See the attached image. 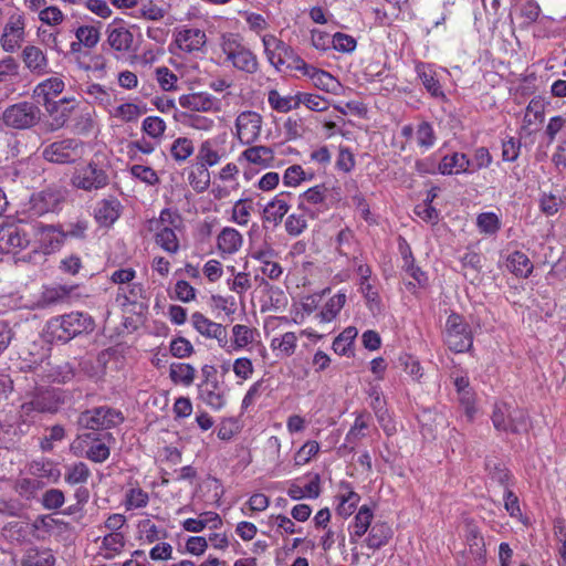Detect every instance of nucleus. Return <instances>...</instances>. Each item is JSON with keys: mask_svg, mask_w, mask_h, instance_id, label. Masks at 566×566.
Listing matches in <instances>:
<instances>
[{"mask_svg": "<svg viewBox=\"0 0 566 566\" xmlns=\"http://www.w3.org/2000/svg\"><path fill=\"white\" fill-rule=\"evenodd\" d=\"M95 328V322L88 313L71 312L52 317L45 326L44 333L49 342H70L82 334H88Z\"/></svg>", "mask_w": 566, "mask_h": 566, "instance_id": "1", "label": "nucleus"}, {"mask_svg": "<svg viewBox=\"0 0 566 566\" xmlns=\"http://www.w3.org/2000/svg\"><path fill=\"white\" fill-rule=\"evenodd\" d=\"M31 221L7 218L0 224V253H10L28 248L33 239Z\"/></svg>", "mask_w": 566, "mask_h": 566, "instance_id": "2", "label": "nucleus"}, {"mask_svg": "<svg viewBox=\"0 0 566 566\" xmlns=\"http://www.w3.org/2000/svg\"><path fill=\"white\" fill-rule=\"evenodd\" d=\"M40 107L28 101H22L8 106L1 114L2 123L11 129L24 130L38 125L41 120Z\"/></svg>", "mask_w": 566, "mask_h": 566, "instance_id": "3", "label": "nucleus"}, {"mask_svg": "<svg viewBox=\"0 0 566 566\" xmlns=\"http://www.w3.org/2000/svg\"><path fill=\"white\" fill-rule=\"evenodd\" d=\"M444 343L450 350L463 353L472 347V333L469 324L463 316L458 313H451L446 323Z\"/></svg>", "mask_w": 566, "mask_h": 566, "instance_id": "4", "label": "nucleus"}, {"mask_svg": "<svg viewBox=\"0 0 566 566\" xmlns=\"http://www.w3.org/2000/svg\"><path fill=\"white\" fill-rule=\"evenodd\" d=\"M125 420L122 411L108 406L95 407L80 413L77 424L82 429L104 430L114 428Z\"/></svg>", "mask_w": 566, "mask_h": 566, "instance_id": "5", "label": "nucleus"}, {"mask_svg": "<svg viewBox=\"0 0 566 566\" xmlns=\"http://www.w3.org/2000/svg\"><path fill=\"white\" fill-rule=\"evenodd\" d=\"M221 48L234 67L250 74L256 72L258 61L255 55L238 41L235 34H223Z\"/></svg>", "mask_w": 566, "mask_h": 566, "instance_id": "6", "label": "nucleus"}, {"mask_svg": "<svg viewBox=\"0 0 566 566\" xmlns=\"http://www.w3.org/2000/svg\"><path fill=\"white\" fill-rule=\"evenodd\" d=\"M71 181L74 187L85 191L102 189L109 182L107 166L91 160L86 166L75 170Z\"/></svg>", "mask_w": 566, "mask_h": 566, "instance_id": "7", "label": "nucleus"}, {"mask_svg": "<svg viewBox=\"0 0 566 566\" xmlns=\"http://www.w3.org/2000/svg\"><path fill=\"white\" fill-rule=\"evenodd\" d=\"M63 403V392L60 389L46 387L38 388L21 408L25 415L31 411L55 413Z\"/></svg>", "mask_w": 566, "mask_h": 566, "instance_id": "8", "label": "nucleus"}, {"mask_svg": "<svg viewBox=\"0 0 566 566\" xmlns=\"http://www.w3.org/2000/svg\"><path fill=\"white\" fill-rule=\"evenodd\" d=\"M34 230L32 242L35 249H41L43 253H51L57 250L65 240L62 226H49L42 222L31 221Z\"/></svg>", "mask_w": 566, "mask_h": 566, "instance_id": "9", "label": "nucleus"}, {"mask_svg": "<svg viewBox=\"0 0 566 566\" xmlns=\"http://www.w3.org/2000/svg\"><path fill=\"white\" fill-rule=\"evenodd\" d=\"M81 142L74 138H66L48 145L42 156L45 160L54 164H70L78 156Z\"/></svg>", "mask_w": 566, "mask_h": 566, "instance_id": "10", "label": "nucleus"}, {"mask_svg": "<svg viewBox=\"0 0 566 566\" xmlns=\"http://www.w3.org/2000/svg\"><path fill=\"white\" fill-rule=\"evenodd\" d=\"M262 117L255 112H242L235 120L238 138L242 144L253 143L261 133Z\"/></svg>", "mask_w": 566, "mask_h": 566, "instance_id": "11", "label": "nucleus"}, {"mask_svg": "<svg viewBox=\"0 0 566 566\" xmlns=\"http://www.w3.org/2000/svg\"><path fill=\"white\" fill-rule=\"evenodd\" d=\"M193 327L205 337L217 339L221 348L228 347V333L227 328L219 323L212 322L203 314L196 312L191 316Z\"/></svg>", "mask_w": 566, "mask_h": 566, "instance_id": "12", "label": "nucleus"}, {"mask_svg": "<svg viewBox=\"0 0 566 566\" xmlns=\"http://www.w3.org/2000/svg\"><path fill=\"white\" fill-rule=\"evenodd\" d=\"M275 45L277 60L276 64L286 65L289 69L294 70H308V65L300 57L291 46L283 41L272 36L264 40L265 51H270V46Z\"/></svg>", "mask_w": 566, "mask_h": 566, "instance_id": "13", "label": "nucleus"}, {"mask_svg": "<svg viewBox=\"0 0 566 566\" xmlns=\"http://www.w3.org/2000/svg\"><path fill=\"white\" fill-rule=\"evenodd\" d=\"M24 39V19L22 15H12L4 27L0 42L6 52H13Z\"/></svg>", "mask_w": 566, "mask_h": 566, "instance_id": "14", "label": "nucleus"}, {"mask_svg": "<svg viewBox=\"0 0 566 566\" xmlns=\"http://www.w3.org/2000/svg\"><path fill=\"white\" fill-rule=\"evenodd\" d=\"M62 200L59 191L52 189L42 190L31 197L30 210L38 216L54 211Z\"/></svg>", "mask_w": 566, "mask_h": 566, "instance_id": "15", "label": "nucleus"}, {"mask_svg": "<svg viewBox=\"0 0 566 566\" xmlns=\"http://www.w3.org/2000/svg\"><path fill=\"white\" fill-rule=\"evenodd\" d=\"M179 104L195 112L219 111L214 99L207 93H192L180 96Z\"/></svg>", "mask_w": 566, "mask_h": 566, "instance_id": "16", "label": "nucleus"}, {"mask_svg": "<svg viewBox=\"0 0 566 566\" xmlns=\"http://www.w3.org/2000/svg\"><path fill=\"white\" fill-rule=\"evenodd\" d=\"M175 41L181 50L191 53L202 49L206 33L199 29H185L177 33Z\"/></svg>", "mask_w": 566, "mask_h": 566, "instance_id": "17", "label": "nucleus"}, {"mask_svg": "<svg viewBox=\"0 0 566 566\" xmlns=\"http://www.w3.org/2000/svg\"><path fill=\"white\" fill-rule=\"evenodd\" d=\"M473 165L465 154L453 153L452 155L444 156L438 164V171L442 175H452L470 171Z\"/></svg>", "mask_w": 566, "mask_h": 566, "instance_id": "18", "label": "nucleus"}, {"mask_svg": "<svg viewBox=\"0 0 566 566\" xmlns=\"http://www.w3.org/2000/svg\"><path fill=\"white\" fill-rule=\"evenodd\" d=\"M116 21L107 27V44L119 52L128 51L133 44V33L124 27H114Z\"/></svg>", "mask_w": 566, "mask_h": 566, "instance_id": "19", "label": "nucleus"}, {"mask_svg": "<svg viewBox=\"0 0 566 566\" xmlns=\"http://www.w3.org/2000/svg\"><path fill=\"white\" fill-rule=\"evenodd\" d=\"M243 237L234 228L226 227L217 238V248L222 254H233L242 245Z\"/></svg>", "mask_w": 566, "mask_h": 566, "instance_id": "20", "label": "nucleus"}, {"mask_svg": "<svg viewBox=\"0 0 566 566\" xmlns=\"http://www.w3.org/2000/svg\"><path fill=\"white\" fill-rule=\"evenodd\" d=\"M485 470L489 472V475L492 481H496L499 484L503 485V495H514V491L509 488V472L505 468L504 463L497 459L496 457H490L485 460Z\"/></svg>", "mask_w": 566, "mask_h": 566, "instance_id": "21", "label": "nucleus"}, {"mask_svg": "<svg viewBox=\"0 0 566 566\" xmlns=\"http://www.w3.org/2000/svg\"><path fill=\"white\" fill-rule=\"evenodd\" d=\"M120 214V203L117 199H104L95 209V219L101 226L113 224Z\"/></svg>", "mask_w": 566, "mask_h": 566, "instance_id": "22", "label": "nucleus"}, {"mask_svg": "<svg viewBox=\"0 0 566 566\" xmlns=\"http://www.w3.org/2000/svg\"><path fill=\"white\" fill-rule=\"evenodd\" d=\"M34 527L39 532H44L50 536H62L65 533H70L71 527L67 523L54 518L52 515H43L36 517L34 521Z\"/></svg>", "mask_w": 566, "mask_h": 566, "instance_id": "23", "label": "nucleus"}, {"mask_svg": "<svg viewBox=\"0 0 566 566\" xmlns=\"http://www.w3.org/2000/svg\"><path fill=\"white\" fill-rule=\"evenodd\" d=\"M242 156L247 161L262 167H270L274 161V151L268 146H252L247 148Z\"/></svg>", "mask_w": 566, "mask_h": 566, "instance_id": "24", "label": "nucleus"}, {"mask_svg": "<svg viewBox=\"0 0 566 566\" xmlns=\"http://www.w3.org/2000/svg\"><path fill=\"white\" fill-rule=\"evenodd\" d=\"M289 209L290 205L284 199V193H280L266 205L263 211V218L265 221L273 222L276 226L282 221Z\"/></svg>", "mask_w": 566, "mask_h": 566, "instance_id": "25", "label": "nucleus"}, {"mask_svg": "<svg viewBox=\"0 0 566 566\" xmlns=\"http://www.w3.org/2000/svg\"><path fill=\"white\" fill-rule=\"evenodd\" d=\"M391 536V527L387 523L379 522L371 526L366 543L369 548L378 549L386 545Z\"/></svg>", "mask_w": 566, "mask_h": 566, "instance_id": "26", "label": "nucleus"}, {"mask_svg": "<svg viewBox=\"0 0 566 566\" xmlns=\"http://www.w3.org/2000/svg\"><path fill=\"white\" fill-rule=\"evenodd\" d=\"M22 59L25 66L32 72L42 73L46 67V57L38 46H25L22 51Z\"/></svg>", "mask_w": 566, "mask_h": 566, "instance_id": "27", "label": "nucleus"}, {"mask_svg": "<svg viewBox=\"0 0 566 566\" xmlns=\"http://www.w3.org/2000/svg\"><path fill=\"white\" fill-rule=\"evenodd\" d=\"M507 268L517 276L528 277L533 271V264L528 256L521 252L515 251L507 258Z\"/></svg>", "mask_w": 566, "mask_h": 566, "instance_id": "28", "label": "nucleus"}, {"mask_svg": "<svg viewBox=\"0 0 566 566\" xmlns=\"http://www.w3.org/2000/svg\"><path fill=\"white\" fill-rule=\"evenodd\" d=\"M55 558L49 549L30 548L21 559V566H53Z\"/></svg>", "mask_w": 566, "mask_h": 566, "instance_id": "29", "label": "nucleus"}, {"mask_svg": "<svg viewBox=\"0 0 566 566\" xmlns=\"http://www.w3.org/2000/svg\"><path fill=\"white\" fill-rule=\"evenodd\" d=\"M64 90V82L59 77H51L40 83L33 91V96L39 99L55 98Z\"/></svg>", "mask_w": 566, "mask_h": 566, "instance_id": "30", "label": "nucleus"}, {"mask_svg": "<svg viewBox=\"0 0 566 566\" xmlns=\"http://www.w3.org/2000/svg\"><path fill=\"white\" fill-rule=\"evenodd\" d=\"M368 423L363 415L356 417L355 422L345 438L344 449L353 451L356 444L367 436Z\"/></svg>", "mask_w": 566, "mask_h": 566, "instance_id": "31", "label": "nucleus"}, {"mask_svg": "<svg viewBox=\"0 0 566 566\" xmlns=\"http://www.w3.org/2000/svg\"><path fill=\"white\" fill-rule=\"evenodd\" d=\"M356 327L349 326L345 328L333 342V350L342 356H348L352 352L354 340L357 337Z\"/></svg>", "mask_w": 566, "mask_h": 566, "instance_id": "32", "label": "nucleus"}, {"mask_svg": "<svg viewBox=\"0 0 566 566\" xmlns=\"http://www.w3.org/2000/svg\"><path fill=\"white\" fill-rule=\"evenodd\" d=\"M268 102L273 109L281 113H286L300 106V97H297V94L295 96H281L276 90L269 92Z\"/></svg>", "mask_w": 566, "mask_h": 566, "instance_id": "33", "label": "nucleus"}, {"mask_svg": "<svg viewBox=\"0 0 566 566\" xmlns=\"http://www.w3.org/2000/svg\"><path fill=\"white\" fill-rule=\"evenodd\" d=\"M233 340L224 348L228 353L244 348L253 342V329L247 325L237 324L232 327Z\"/></svg>", "mask_w": 566, "mask_h": 566, "instance_id": "34", "label": "nucleus"}, {"mask_svg": "<svg viewBox=\"0 0 566 566\" xmlns=\"http://www.w3.org/2000/svg\"><path fill=\"white\" fill-rule=\"evenodd\" d=\"M189 184L197 192H203L210 185V172L206 164H196L188 176Z\"/></svg>", "mask_w": 566, "mask_h": 566, "instance_id": "35", "label": "nucleus"}, {"mask_svg": "<svg viewBox=\"0 0 566 566\" xmlns=\"http://www.w3.org/2000/svg\"><path fill=\"white\" fill-rule=\"evenodd\" d=\"M156 243L169 253H176L179 250V241L175 231L168 226L157 229Z\"/></svg>", "mask_w": 566, "mask_h": 566, "instance_id": "36", "label": "nucleus"}, {"mask_svg": "<svg viewBox=\"0 0 566 566\" xmlns=\"http://www.w3.org/2000/svg\"><path fill=\"white\" fill-rule=\"evenodd\" d=\"M125 546V537L120 532H111L102 539V548L106 551L105 558L111 559L119 554Z\"/></svg>", "mask_w": 566, "mask_h": 566, "instance_id": "37", "label": "nucleus"}, {"mask_svg": "<svg viewBox=\"0 0 566 566\" xmlns=\"http://www.w3.org/2000/svg\"><path fill=\"white\" fill-rule=\"evenodd\" d=\"M196 369L189 364L174 363L170 365V378L174 382H182L184 385L192 384Z\"/></svg>", "mask_w": 566, "mask_h": 566, "instance_id": "38", "label": "nucleus"}, {"mask_svg": "<svg viewBox=\"0 0 566 566\" xmlns=\"http://www.w3.org/2000/svg\"><path fill=\"white\" fill-rule=\"evenodd\" d=\"M327 192L328 189L325 185H318L307 189L300 196L301 201L298 203V209L302 211H308L305 208L304 202H308L312 205L324 203Z\"/></svg>", "mask_w": 566, "mask_h": 566, "instance_id": "39", "label": "nucleus"}, {"mask_svg": "<svg viewBox=\"0 0 566 566\" xmlns=\"http://www.w3.org/2000/svg\"><path fill=\"white\" fill-rule=\"evenodd\" d=\"M417 73L422 85L432 96H443L439 81L436 80L433 72L423 64L417 65Z\"/></svg>", "mask_w": 566, "mask_h": 566, "instance_id": "40", "label": "nucleus"}, {"mask_svg": "<svg viewBox=\"0 0 566 566\" xmlns=\"http://www.w3.org/2000/svg\"><path fill=\"white\" fill-rule=\"evenodd\" d=\"M373 516V511L367 505H363L355 516L352 536L361 537L369 528Z\"/></svg>", "mask_w": 566, "mask_h": 566, "instance_id": "41", "label": "nucleus"}, {"mask_svg": "<svg viewBox=\"0 0 566 566\" xmlns=\"http://www.w3.org/2000/svg\"><path fill=\"white\" fill-rule=\"evenodd\" d=\"M75 289L73 285H57L54 287L45 289L42 293V301L45 305H52L63 302L72 291Z\"/></svg>", "mask_w": 566, "mask_h": 566, "instance_id": "42", "label": "nucleus"}, {"mask_svg": "<svg viewBox=\"0 0 566 566\" xmlns=\"http://www.w3.org/2000/svg\"><path fill=\"white\" fill-rule=\"evenodd\" d=\"M319 482L321 479L317 473H310L297 479L298 495H319Z\"/></svg>", "mask_w": 566, "mask_h": 566, "instance_id": "43", "label": "nucleus"}, {"mask_svg": "<svg viewBox=\"0 0 566 566\" xmlns=\"http://www.w3.org/2000/svg\"><path fill=\"white\" fill-rule=\"evenodd\" d=\"M75 36L83 43V46L92 49L98 43L101 33L97 27L81 25L76 29Z\"/></svg>", "mask_w": 566, "mask_h": 566, "instance_id": "44", "label": "nucleus"}, {"mask_svg": "<svg viewBox=\"0 0 566 566\" xmlns=\"http://www.w3.org/2000/svg\"><path fill=\"white\" fill-rule=\"evenodd\" d=\"M345 302L346 295L344 293H338L334 295L332 298H329L328 302L325 304L324 308L319 313L322 321H332L343 308Z\"/></svg>", "mask_w": 566, "mask_h": 566, "instance_id": "45", "label": "nucleus"}, {"mask_svg": "<svg viewBox=\"0 0 566 566\" xmlns=\"http://www.w3.org/2000/svg\"><path fill=\"white\" fill-rule=\"evenodd\" d=\"M170 153L175 160L184 161L193 153L192 142L187 137H178L172 143Z\"/></svg>", "mask_w": 566, "mask_h": 566, "instance_id": "46", "label": "nucleus"}, {"mask_svg": "<svg viewBox=\"0 0 566 566\" xmlns=\"http://www.w3.org/2000/svg\"><path fill=\"white\" fill-rule=\"evenodd\" d=\"M199 396L205 403L216 410L221 409L226 402L222 391L211 390L205 385L199 386Z\"/></svg>", "mask_w": 566, "mask_h": 566, "instance_id": "47", "label": "nucleus"}, {"mask_svg": "<svg viewBox=\"0 0 566 566\" xmlns=\"http://www.w3.org/2000/svg\"><path fill=\"white\" fill-rule=\"evenodd\" d=\"M142 130L151 138H160L166 130V123L158 116L146 117Z\"/></svg>", "mask_w": 566, "mask_h": 566, "instance_id": "48", "label": "nucleus"}, {"mask_svg": "<svg viewBox=\"0 0 566 566\" xmlns=\"http://www.w3.org/2000/svg\"><path fill=\"white\" fill-rule=\"evenodd\" d=\"M476 224L481 232L494 234L500 229V220L493 212L480 213L476 218Z\"/></svg>", "mask_w": 566, "mask_h": 566, "instance_id": "49", "label": "nucleus"}, {"mask_svg": "<svg viewBox=\"0 0 566 566\" xmlns=\"http://www.w3.org/2000/svg\"><path fill=\"white\" fill-rule=\"evenodd\" d=\"M90 475L87 465L83 462L74 463L66 468L65 481L70 484H77L86 481Z\"/></svg>", "mask_w": 566, "mask_h": 566, "instance_id": "50", "label": "nucleus"}, {"mask_svg": "<svg viewBox=\"0 0 566 566\" xmlns=\"http://www.w3.org/2000/svg\"><path fill=\"white\" fill-rule=\"evenodd\" d=\"M19 63L12 56L0 60V82L11 81L19 76Z\"/></svg>", "mask_w": 566, "mask_h": 566, "instance_id": "51", "label": "nucleus"}, {"mask_svg": "<svg viewBox=\"0 0 566 566\" xmlns=\"http://www.w3.org/2000/svg\"><path fill=\"white\" fill-rule=\"evenodd\" d=\"M305 212L306 211H303L302 213H292L287 217L285 221V230L290 235H300L306 229L307 221Z\"/></svg>", "mask_w": 566, "mask_h": 566, "instance_id": "52", "label": "nucleus"}, {"mask_svg": "<svg viewBox=\"0 0 566 566\" xmlns=\"http://www.w3.org/2000/svg\"><path fill=\"white\" fill-rule=\"evenodd\" d=\"M510 431L512 433H521L526 431L528 427V417L524 410L514 409L509 413Z\"/></svg>", "mask_w": 566, "mask_h": 566, "instance_id": "53", "label": "nucleus"}, {"mask_svg": "<svg viewBox=\"0 0 566 566\" xmlns=\"http://www.w3.org/2000/svg\"><path fill=\"white\" fill-rule=\"evenodd\" d=\"M302 71L304 72L305 75H308L313 80L314 84L318 88L329 91V86L334 82V77L329 73H327L323 70H317L310 65H308V70H302Z\"/></svg>", "mask_w": 566, "mask_h": 566, "instance_id": "54", "label": "nucleus"}, {"mask_svg": "<svg viewBox=\"0 0 566 566\" xmlns=\"http://www.w3.org/2000/svg\"><path fill=\"white\" fill-rule=\"evenodd\" d=\"M319 451V444L317 441H307L294 455L295 465L306 464L314 455Z\"/></svg>", "mask_w": 566, "mask_h": 566, "instance_id": "55", "label": "nucleus"}, {"mask_svg": "<svg viewBox=\"0 0 566 566\" xmlns=\"http://www.w3.org/2000/svg\"><path fill=\"white\" fill-rule=\"evenodd\" d=\"M511 412L510 406L506 403L496 405L492 415V422L497 430L510 431L509 413Z\"/></svg>", "mask_w": 566, "mask_h": 566, "instance_id": "56", "label": "nucleus"}, {"mask_svg": "<svg viewBox=\"0 0 566 566\" xmlns=\"http://www.w3.org/2000/svg\"><path fill=\"white\" fill-rule=\"evenodd\" d=\"M130 174L147 185L154 186L159 184V177L156 171L148 166L134 165L130 168Z\"/></svg>", "mask_w": 566, "mask_h": 566, "instance_id": "57", "label": "nucleus"}, {"mask_svg": "<svg viewBox=\"0 0 566 566\" xmlns=\"http://www.w3.org/2000/svg\"><path fill=\"white\" fill-rule=\"evenodd\" d=\"M562 199L552 193H543L539 199V209L546 216H554L558 212Z\"/></svg>", "mask_w": 566, "mask_h": 566, "instance_id": "58", "label": "nucleus"}, {"mask_svg": "<svg viewBox=\"0 0 566 566\" xmlns=\"http://www.w3.org/2000/svg\"><path fill=\"white\" fill-rule=\"evenodd\" d=\"M251 199H240L233 207L232 219L240 226H245L249 221Z\"/></svg>", "mask_w": 566, "mask_h": 566, "instance_id": "59", "label": "nucleus"}, {"mask_svg": "<svg viewBox=\"0 0 566 566\" xmlns=\"http://www.w3.org/2000/svg\"><path fill=\"white\" fill-rule=\"evenodd\" d=\"M306 179V174L300 165L289 167L283 176V182L289 187H296Z\"/></svg>", "mask_w": 566, "mask_h": 566, "instance_id": "60", "label": "nucleus"}, {"mask_svg": "<svg viewBox=\"0 0 566 566\" xmlns=\"http://www.w3.org/2000/svg\"><path fill=\"white\" fill-rule=\"evenodd\" d=\"M197 159V164H206L207 167L216 165L219 161L220 157L218 153L212 149L211 143L209 140H206L201 144L199 148Z\"/></svg>", "mask_w": 566, "mask_h": 566, "instance_id": "61", "label": "nucleus"}, {"mask_svg": "<svg viewBox=\"0 0 566 566\" xmlns=\"http://www.w3.org/2000/svg\"><path fill=\"white\" fill-rule=\"evenodd\" d=\"M333 48L339 52L349 53L356 48V40L345 33L337 32L332 38Z\"/></svg>", "mask_w": 566, "mask_h": 566, "instance_id": "62", "label": "nucleus"}, {"mask_svg": "<svg viewBox=\"0 0 566 566\" xmlns=\"http://www.w3.org/2000/svg\"><path fill=\"white\" fill-rule=\"evenodd\" d=\"M417 140L421 147H431L434 144L436 136L430 123L422 122L417 128Z\"/></svg>", "mask_w": 566, "mask_h": 566, "instance_id": "63", "label": "nucleus"}, {"mask_svg": "<svg viewBox=\"0 0 566 566\" xmlns=\"http://www.w3.org/2000/svg\"><path fill=\"white\" fill-rule=\"evenodd\" d=\"M193 346L185 337H177L170 344V353L178 358H185L192 354Z\"/></svg>", "mask_w": 566, "mask_h": 566, "instance_id": "64", "label": "nucleus"}]
</instances>
